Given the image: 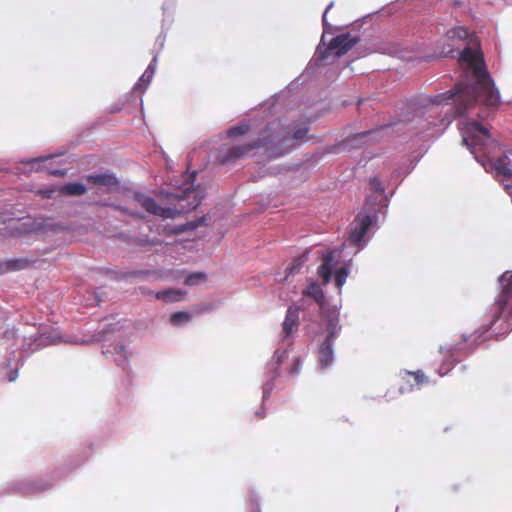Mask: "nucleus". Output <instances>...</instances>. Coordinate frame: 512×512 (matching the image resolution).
<instances>
[{"label": "nucleus", "instance_id": "1", "mask_svg": "<svg viewBox=\"0 0 512 512\" xmlns=\"http://www.w3.org/2000/svg\"><path fill=\"white\" fill-rule=\"evenodd\" d=\"M468 34L467 29L456 27L447 32V41H463ZM436 49V57L458 59L461 64L473 70V77L435 96L418 94L409 98L399 113L400 122L411 125L414 129L426 130L429 126L438 125L435 115L439 113L442 104H454L446 112V115L452 114V117H462L470 106L476 104L489 107H497L500 104L499 89L487 70L480 50L470 45L460 50L450 42L438 43Z\"/></svg>", "mask_w": 512, "mask_h": 512}, {"label": "nucleus", "instance_id": "2", "mask_svg": "<svg viewBox=\"0 0 512 512\" xmlns=\"http://www.w3.org/2000/svg\"><path fill=\"white\" fill-rule=\"evenodd\" d=\"M512 331V294H504L498 285V295L488 307L483 323L473 334H462L459 342H447L440 345L441 354L452 358H462L472 355L477 347L490 339L499 340Z\"/></svg>", "mask_w": 512, "mask_h": 512}, {"label": "nucleus", "instance_id": "3", "mask_svg": "<svg viewBox=\"0 0 512 512\" xmlns=\"http://www.w3.org/2000/svg\"><path fill=\"white\" fill-rule=\"evenodd\" d=\"M303 295L311 297L318 306L320 321L308 324L307 333L312 335L315 346V369L319 374H325L335 363L334 345L343 328L340 321L341 304L327 305L323 289L317 282L310 283Z\"/></svg>", "mask_w": 512, "mask_h": 512}, {"label": "nucleus", "instance_id": "4", "mask_svg": "<svg viewBox=\"0 0 512 512\" xmlns=\"http://www.w3.org/2000/svg\"><path fill=\"white\" fill-rule=\"evenodd\" d=\"M197 173L196 170L186 171L181 175V178L171 181L170 189L161 191V194L184 202L174 208L159 205L153 197L141 191H135L133 199L150 215L158 216L164 220L175 219L182 214L196 210L207 194L203 185L195 184Z\"/></svg>", "mask_w": 512, "mask_h": 512}, {"label": "nucleus", "instance_id": "5", "mask_svg": "<svg viewBox=\"0 0 512 512\" xmlns=\"http://www.w3.org/2000/svg\"><path fill=\"white\" fill-rule=\"evenodd\" d=\"M1 344L6 346V355L0 360V372L9 382H13L18 377L19 367L34 352L39 351L50 345L61 341L60 334L50 326L41 325L35 335L24 337L21 346H17V331L14 326L7 323L0 324Z\"/></svg>", "mask_w": 512, "mask_h": 512}, {"label": "nucleus", "instance_id": "6", "mask_svg": "<svg viewBox=\"0 0 512 512\" xmlns=\"http://www.w3.org/2000/svg\"><path fill=\"white\" fill-rule=\"evenodd\" d=\"M459 125L463 145L485 171L492 173L496 178H512V168L508 166L507 161L510 163V160L507 155L494 160L489 159V155L497 146L489 130L477 121L461 120Z\"/></svg>", "mask_w": 512, "mask_h": 512}, {"label": "nucleus", "instance_id": "7", "mask_svg": "<svg viewBox=\"0 0 512 512\" xmlns=\"http://www.w3.org/2000/svg\"><path fill=\"white\" fill-rule=\"evenodd\" d=\"M84 462H71L63 466L57 467L53 472L45 476L27 477L9 481L0 489V496L18 495V496H34L51 490L55 484L62 478H65L75 468Z\"/></svg>", "mask_w": 512, "mask_h": 512}, {"label": "nucleus", "instance_id": "8", "mask_svg": "<svg viewBox=\"0 0 512 512\" xmlns=\"http://www.w3.org/2000/svg\"><path fill=\"white\" fill-rule=\"evenodd\" d=\"M264 129H269L266 136L272 140L269 143V160L281 158L292 152L296 148L295 142L304 139L309 132L307 125L289 131L280 119L269 121Z\"/></svg>", "mask_w": 512, "mask_h": 512}, {"label": "nucleus", "instance_id": "9", "mask_svg": "<svg viewBox=\"0 0 512 512\" xmlns=\"http://www.w3.org/2000/svg\"><path fill=\"white\" fill-rule=\"evenodd\" d=\"M371 203V199H369L367 206H362L350 224L348 243L356 248L355 253L360 252L368 245L374 235L373 229L377 230L380 227L382 212L374 210Z\"/></svg>", "mask_w": 512, "mask_h": 512}, {"label": "nucleus", "instance_id": "10", "mask_svg": "<svg viewBox=\"0 0 512 512\" xmlns=\"http://www.w3.org/2000/svg\"><path fill=\"white\" fill-rule=\"evenodd\" d=\"M118 330L117 324H105L98 334V341L103 342L102 354L105 358L110 359L116 363L117 366L123 370L129 368V361L132 355L129 349V341L118 337L117 339H108L107 335Z\"/></svg>", "mask_w": 512, "mask_h": 512}, {"label": "nucleus", "instance_id": "11", "mask_svg": "<svg viewBox=\"0 0 512 512\" xmlns=\"http://www.w3.org/2000/svg\"><path fill=\"white\" fill-rule=\"evenodd\" d=\"M333 6L334 2L332 1L327 5L322 15L323 33L318 44V52L322 58H328L331 54L340 57L352 49L357 42V38L351 32H345L334 36L328 45L325 46L326 34L332 30V25L327 20V13Z\"/></svg>", "mask_w": 512, "mask_h": 512}, {"label": "nucleus", "instance_id": "12", "mask_svg": "<svg viewBox=\"0 0 512 512\" xmlns=\"http://www.w3.org/2000/svg\"><path fill=\"white\" fill-rule=\"evenodd\" d=\"M337 263L338 261L335 258V252L328 251L324 254L322 263L317 268V273L324 284H328L331 281L333 274H335V285L341 293V289L350 274L352 259L345 261L341 267L335 270Z\"/></svg>", "mask_w": 512, "mask_h": 512}, {"label": "nucleus", "instance_id": "13", "mask_svg": "<svg viewBox=\"0 0 512 512\" xmlns=\"http://www.w3.org/2000/svg\"><path fill=\"white\" fill-rule=\"evenodd\" d=\"M383 131V127H377L350 134L335 144L327 145V151L336 155L360 149L370 142L377 141L381 137Z\"/></svg>", "mask_w": 512, "mask_h": 512}, {"label": "nucleus", "instance_id": "14", "mask_svg": "<svg viewBox=\"0 0 512 512\" xmlns=\"http://www.w3.org/2000/svg\"><path fill=\"white\" fill-rule=\"evenodd\" d=\"M269 129L261 128L258 137L254 140H251L249 142L234 145L230 148H228L221 156L220 161L223 164L234 162L238 159L243 158L244 156L248 155L251 151L257 150L260 148H264L265 155L267 159L269 160V143H271V139L267 138L266 135H268Z\"/></svg>", "mask_w": 512, "mask_h": 512}, {"label": "nucleus", "instance_id": "15", "mask_svg": "<svg viewBox=\"0 0 512 512\" xmlns=\"http://www.w3.org/2000/svg\"><path fill=\"white\" fill-rule=\"evenodd\" d=\"M288 349L278 348L274 351L271 359L266 363L264 381L262 383V400L266 402L275 388V381L280 377V367L288 358Z\"/></svg>", "mask_w": 512, "mask_h": 512}, {"label": "nucleus", "instance_id": "16", "mask_svg": "<svg viewBox=\"0 0 512 512\" xmlns=\"http://www.w3.org/2000/svg\"><path fill=\"white\" fill-rule=\"evenodd\" d=\"M370 193L365 197L363 206H367L368 200L371 199L372 208L378 212H382V221L385 219L390 204V199L395 190L390 194L385 192V187L378 177L369 178Z\"/></svg>", "mask_w": 512, "mask_h": 512}, {"label": "nucleus", "instance_id": "17", "mask_svg": "<svg viewBox=\"0 0 512 512\" xmlns=\"http://www.w3.org/2000/svg\"><path fill=\"white\" fill-rule=\"evenodd\" d=\"M85 180L91 185L105 187L108 192H120L129 189V183L121 184L117 175L110 170L87 174Z\"/></svg>", "mask_w": 512, "mask_h": 512}, {"label": "nucleus", "instance_id": "18", "mask_svg": "<svg viewBox=\"0 0 512 512\" xmlns=\"http://www.w3.org/2000/svg\"><path fill=\"white\" fill-rule=\"evenodd\" d=\"M354 37L357 38V42L352 47L353 50L350 55L352 60L365 57L374 52L393 54L397 51L395 47H386L378 41L361 38L358 34H355Z\"/></svg>", "mask_w": 512, "mask_h": 512}, {"label": "nucleus", "instance_id": "19", "mask_svg": "<svg viewBox=\"0 0 512 512\" xmlns=\"http://www.w3.org/2000/svg\"><path fill=\"white\" fill-rule=\"evenodd\" d=\"M303 303L304 301L293 303L289 305L286 310L285 318L282 323V331L284 334L282 341H287L289 345L292 344V341L289 340L288 337L291 336L299 327V312L303 306Z\"/></svg>", "mask_w": 512, "mask_h": 512}, {"label": "nucleus", "instance_id": "20", "mask_svg": "<svg viewBox=\"0 0 512 512\" xmlns=\"http://www.w3.org/2000/svg\"><path fill=\"white\" fill-rule=\"evenodd\" d=\"M25 228L31 234L42 235L57 233L62 229V226L55 222L52 217L41 216L25 223Z\"/></svg>", "mask_w": 512, "mask_h": 512}, {"label": "nucleus", "instance_id": "21", "mask_svg": "<svg viewBox=\"0 0 512 512\" xmlns=\"http://www.w3.org/2000/svg\"><path fill=\"white\" fill-rule=\"evenodd\" d=\"M399 377L405 381V384L399 387L400 394L412 392L415 386L419 387L429 381L428 377L422 370H400Z\"/></svg>", "mask_w": 512, "mask_h": 512}, {"label": "nucleus", "instance_id": "22", "mask_svg": "<svg viewBox=\"0 0 512 512\" xmlns=\"http://www.w3.org/2000/svg\"><path fill=\"white\" fill-rule=\"evenodd\" d=\"M207 225V217L205 215H202L201 217H198L197 219L187 221L183 224H177V225H166L164 227V234L166 236H173V235H181L186 232L194 231L197 228L201 226Z\"/></svg>", "mask_w": 512, "mask_h": 512}, {"label": "nucleus", "instance_id": "23", "mask_svg": "<svg viewBox=\"0 0 512 512\" xmlns=\"http://www.w3.org/2000/svg\"><path fill=\"white\" fill-rule=\"evenodd\" d=\"M298 80L292 81L285 90L275 93L273 96H271L270 99L262 102L259 106L261 110H268L269 113H272V109L275 107V105L282 99L288 97L290 92L297 88Z\"/></svg>", "mask_w": 512, "mask_h": 512}, {"label": "nucleus", "instance_id": "24", "mask_svg": "<svg viewBox=\"0 0 512 512\" xmlns=\"http://www.w3.org/2000/svg\"><path fill=\"white\" fill-rule=\"evenodd\" d=\"M57 191L65 196H82L87 192V186L82 182H67L60 185Z\"/></svg>", "mask_w": 512, "mask_h": 512}, {"label": "nucleus", "instance_id": "25", "mask_svg": "<svg viewBox=\"0 0 512 512\" xmlns=\"http://www.w3.org/2000/svg\"><path fill=\"white\" fill-rule=\"evenodd\" d=\"M186 292L181 289H166L158 291L155 297L158 300H162L166 303L180 302L184 299Z\"/></svg>", "mask_w": 512, "mask_h": 512}, {"label": "nucleus", "instance_id": "26", "mask_svg": "<svg viewBox=\"0 0 512 512\" xmlns=\"http://www.w3.org/2000/svg\"><path fill=\"white\" fill-rule=\"evenodd\" d=\"M331 154L327 151V145L325 147L317 148L315 152L310 155H306L303 161V166L306 169H311L317 166L325 155Z\"/></svg>", "mask_w": 512, "mask_h": 512}, {"label": "nucleus", "instance_id": "27", "mask_svg": "<svg viewBox=\"0 0 512 512\" xmlns=\"http://www.w3.org/2000/svg\"><path fill=\"white\" fill-rule=\"evenodd\" d=\"M262 498L254 487L248 489V496L246 499L247 512H262L261 511Z\"/></svg>", "mask_w": 512, "mask_h": 512}, {"label": "nucleus", "instance_id": "28", "mask_svg": "<svg viewBox=\"0 0 512 512\" xmlns=\"http://www.w3.org/2000/svg\"><path fill=\"white\" fill-rule=\"evenodd\" d=\"M327 58H322L321 55L318 52V47L316 48L314 57L308 62L304 73L301 75V77H305L304 81L306 80V77L311 76L317 72L320 66L325 64Z\"/></svg>", "mask_w": 512, "mask_h": 512}, {"label": "nucleus", "instance_id": "29", "mask_svg": "<svg viewBox=\"0 0 512 512\" xmlns=\"http://www.w3.org/2000/svg\"><path fill=\"white\" fill-rule=\"evenodd\" d=\"M174 11L173 7L168 5V2H163L162 4V23L161 30L169 31L173 22H174Z\"/></svg>", "mask_w": 512, "mask_h": 512}, {"label": "nucleus", "instance_id": "30", "mask_svg": "<svg viewBox=\"0 0 512 512\" xmlns=\"http://www.w3.org/2000/svg\"><path fill=\"white\" fill-rule=\"evenodd\" d=\"M306 260H307V257L305 255H302V256H299V257L293 259V261L286 267L284 277L280 278L279 281H285L290 276L298 273L301 270V268L304 266Z\"/></svg>", "mask_w": 512, "mask_h": 512}, {"label": "nucleus", "instance_id": "31", "mask_svg": "<svg viewBox=\"0 0 512 512\" xmlns=\"http://www.w3.org/2000/svg\"><path fill=\"white\" fill-rule=\"evenodd\" d=\"M444 354L445 356L443 358V361L437 370L438 374L441 377L447 375L451 371V369L460 362V358H452L448 354Z\"/></svg>", "mask_w": 512, "mask_h": 512}, {"label": "nucleus", "instance_id": "32", "mask_svg": "<svg viewBox=\"0 0 512 512\" xmlns=\"http://www.w3.org/2000/svg\"><path fill=\"white\" fill-rule=\"evenodd\" d=\"M153 79V75L149 74L147 71H144V73L141 75V77L138 79V81L134 84L132 88V93L140 92L144 93L147 88L149 87L151 81Z\"/></svg>", "mask_w": 512, "mask_h": 512}, {"label": "nucleus", "instance_id": "33", "mask_svg": "<svg viewBox=\"0 0 512 512\" xmlns=\"http://www.w3.org/2000/svg\"><path fill=\"white\" fill-rule=\"evenodd\" d=\"M66 153H67V149L65 147H61V148L57 149L55 152H53V153H51V154H49L47 156L30 158V159H27L26 161H23V163H25V164H34V163H37V162H44V161L49 160V159H54V158H58V157L64 156Z\"/></svg>", "mask_w": 512, "mask_h": 512}, {"label": "nucleus", "instance_id": "34", "mask_svg": "<svg viewBox=\"0 0 512 512\" xmlns=\"http://www.w3.org/2000/svg\"><path fill=\"white\" fill-rule=\"evenodd\" d=\"M192 316L189 312L186 311H177L170 315V323L173 326H181L185 323H188L191 320Z\"/></svg>", "mask_w": 512, "mask_h": 512}, {"label": "nucleus", "instance_id": "35", "mask_svg": "<svg viewBox=\"0 0 512 512\" xmlns=\"http://www.w3.org/2000/svg\"><path fill=\"white\" fill-rule=\"evenodd\" d=\"M498 285L503 288L504 294L507 292L512 294V270L505 271L498 277Z\"/></svg>", "mask_w": 512, "mask_h": 512}, {"label": "nucleus", "instance_id": "36", "mask_svg": "<svg viewBox=\"0 0 512 512\" xmlns=\"http://www.w3.org/2000/svg\"><path fill=\"white\" fill-rule=\"evenodd\" d=\"M250 127L251 125L248 121H242L230 126L227 130V134L228 136L244 135L249 131Z\"/></svg>", "mask_w": 512, "mask_h": 512}, {"label": "nucleus", "instance_id": "37", "mask_svg": "<svg viewBox=\"0 0 512 512\" xmlns=\"http://www.w3.org/2000/svg\"><path fill=\"white\" fill-rule=\"evenodd\" d=\"M207 275L204 272H191L184 280V283L188 286H196L206 281Z\"/></svg>", "mask_w": 512, "mask_h": 512}, {"label": "nucleus", "instance_id": "38", "mask_svg": "<svg viewBox=\"0 0 512 512\" xmlns=\"http://www.w3.org/2000/svg\"><path fill=\"white\" fill-rule=\"evenodd\" d=\"M303 366V360L300 356L293 359L291 367L288 369V374L292 377H296L300 374Z\"/></svg>", "mask_w": 512, "mask_h": 512}, {"label": "nucleus", "instance_id": "39", "mask_svg": "<svg viewBox=\"0 0 512 512\" xmlns=\"http://www.w3.org/2000/svg\"><path fill=\"white\" fill-rule=\"evenodd\" d=\"M8 265L11 270H22L29 267L30 261L28 259L18 258L9 261Z\"/></svg>", "mask_w": 512, "mask_h": 512}, {"label": "nucleus", "instance_id": "40", "mask_svg": "<svg viewBox=\"0 0 512 512\" xmlns=\"http://www.w3.org/2000/svg\"><path fill=\"white\" fill-rule=\"evenodd\" d=\"M102 206H106V207H112L113 209L121 212L122 214L124 215H127L130 213V209L126 206H123L121 204H117V203H103Z\"/></svg>", "mask_w": 512, "mask_h": 512}, {"label": "nucleus", "instance_id": "41", "mask_svg": "<svg viewBox=\"0 0 512 512\" xmlns=\"http://www.w3.org/2000/svg\"><path fill=\"white\" fill-rule=\"evenodd\" d=\"M157 240L151 239L148 236H141L137 239V244L141 247H145L148 245H155Z\"/></svg>", "mask_w": 512, "mask_h": 512}, {"label": "nucleus", "instance_id": "42", "mask_svg": "<svg viewBox=\"0 0 512 512\" xmlns=\"http://www.w3.org/2000/svg\"><path fill=\"white\" fill-rule=\"evenodd\" d=\"M55 193H56V190L52 189V188H45V189H40L39 190V194L43 198H46V199L54 198L55 197Z\"/></svg>", "mask_w": 512, "mask_h": 512}, {"label": "nucleus", "instance_id": "43", "mask_svg": "<svg viewBox=\"0 0 512 512\" xmlns=\"http://www.w3.org/2000/svg\"><path fill=\"white\" fill-rule=\"evenodd\" d=\"M157 59H158V54H156L152 60L150 61V63L148 64L147 68L145 71H147L149 74H152L154 76L155 74V71H156V67H157Z\"/></svg>", "mask_w": 512, "mask_h": 512}, {"label": "nucleus", "instance_id": "44", "mask_svg": "<svg viewBox=\"0 0 512 512\" xmlns=\"http://www.w3.org/2000/svg\"><path fill=\"white\" fill-rule=\"evenodd\" d=\"M167 32L168 31H164L163 32V30H161L160 34L156 38V44L159 45V50H162L163 47H164V43H165V40H166Z\"/></svg>", "mask_w": 512, "mask_h": 512}, {"label": "nucleus", "instance_id": "45", "mask_svg": "<svg viewBox=\"0 0 512 512\" xmlns=\"http://www.w3.org/2000/svg\"><path fill=\"white\" fill-rule=\"evenodd\" d=\"M151 274L149 270H136L130 273L131 276L134 277H145Z\"/></svg>", "mask_w": 512, "mask_h": 512}, {"label": "nucleus", "instance_id": "46", "mask_svg": "<svg viewBox=\"0 0 512 512\" xmlns=\"http://www.w3.org/2000/svg\"><path fill=\"white\" fill-rule=\"evenodd\" d=\"M128 216L136 219V220H143L144 219V214L139 212V211H136V210H131L130 209V213L128 214Z\"/></svg>", "mask_w": 512, "mask_h": 512}, {"label": "nucleus", "instance_id": "47", "mask_svg": "<svg viewBox=\"0 0 512 512\" xmlns=\"http://www.w3.org/2000/svg\"><path fill=\"white\" fill-rule=\"evenodd\" d=\"M49 174L56 177H63L66 175V171L64 169H52L49 171Z\"/></svg>", "mask_w": 512, "mask_h": 512}, {"label": "nucleus", "instance_id": "48", "mask_svg": "<svg viewBox=\"0 0 512 512\" xmlns=\"http://www.w3.org/2000/svg\"><path fill=\"white\" fill-rule=\"evenodd\" d=\"M123 105H124V103H120V102L119 103H115L114 105L111 106L110 112L111 113H118V112H120L122 110V108H123Z\"/></svg>", "mask_w": 512, "mask_h": 512}, {"label": "nucleus", "instance_id": "49", "mask_svg": "<svg viewBox=\"0 0 512 512\" xmlns=\"http://www.w3.org/2000/svg\"><path fill=\"white\" fill-rule=\"evenodd\" d=\"M264 403H265V402H263V401H262V406L260 407V409H259V410H257V411L255 412V415H256L257 417H259V418H264V417L266 416V410H265Z\"/></svg>", "mask_w": 512, "mask_h": 512}, {"label": "nucleus", "instance_id": "50", "mask_svg": "<svg viewBox=\"0 0 512 512\" xmlns=\"http://www.w3.org/2000/svg\"><path fill=\"white\" fill-rule=\"evenodd\" d=\"M164 2H168V5L170 7H173V9H175V2H176V0H164Z\"/></svg>", "mask_w": 512, "mask_h": 512}, {"label": "nucleus", "instance_id": "51", "mask_svg": "<svg viewBox=\"0 0 512 512\" xmlns=\"http://www.w3.org/2000/svg\"><path fill=\"white\" fill-rule=\"evenodd\" d=\"M3 273V265L2 263L0 262V275Z\"/></svg>", "mask_w": 512, "mask_h": 512}, {"label": "nucleus", "instance_id": "52", "mask_svg": "<svg viewBox=\"0 0 512 512\" xmlns=\"http://www.w3.org/2000/svg\"><path fill=\"white\" fill-rule=\"evenodd\" d=\"M139 101H140V105L142 106L143 105V99L142 97L139 98Z\"/></svg>", "mask_w": 512, "mask_h": 512}, {"label": "nucleus", "instance_id": "53", "mask_svg": "<svg viewBox=\"0 0 512 512\" xmlns=\"http://www.w3.org/2000/svg\"><path fill=\"white\" fill-rule=\"evenodd\" d=\"M509 154L512 155V150H509Z\"/></svg>", "mask_w": 512, "mask_h": 512}]
</instances>
